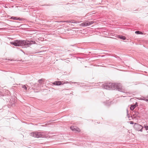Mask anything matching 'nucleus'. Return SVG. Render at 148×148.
<instances>
[{"label":"nucleus","instance_id":"obj_1","mask_svg":"<svg viewBox=\"0 0 148 148\" xmlns=\"http://www.w3.org/2000/svg\"><path fill=\"white\" fill-rule=\"evenodd\" d=\"M102 87L108 90H117L124 93L125 92V90L123 89L121 83H105L102 85Z\"/></svg>","mask_w":148,"mask_h":148},{"label":"nucleus","instance_id":"obj_2","mask_svg":"<svg viewBox=\"0 0 148 148\" xmlns=\"http://www.w3.org/2000/svg\"><path fill=\"white\" fill-rule=\"evenodd\" d=\"M36 43L35 41L32 40H15L13 42H10V44L16 46H25V47H29L32 44Z\"/></svg>","mask_w":148,"mask_h":148},{"label":"nucleus","instance_id":"obj_3","mask_svg":"<svg viewBox=\"0 0 148 148\" xmlns=\"http://www.w3.org/2000/svg\"><path fill=\"white\" fill-rule=\"evenodd\" d=\"M30 136L37 138L46 137V135L45 134L40 132H32L30 134Z\"/></svg>","mask_w":148,"mask_h":148},{"label":"nucleus","instance_id":"obj_4","mask_svg":"<svg viewBox=\"0 0 148 148\" xmlns=\"http://www.w3.org/2000/svg\"><path fill=\"white\" fill-rule=\"evenodd\" d=\"M134 127L136 130L141 132L143 131V127L137 123H134Z\"/></svg>","mask_w":148,"mask_h":148},{"label":"nucleus","instance_id":"obj_5","mask_svg":"<svg viewBox=\"0 0 148 148\" xmlns=\"http://www.w3.org/2000/svg\"><path fill=\"white\" fill-rule=\"evenodd\" d=\"M53 85L56 86H60L62 84H63L64 83H63L62 82H61L60 81H56L53 82H51Z\"/></svg>","mask_w":148,"mask_h":148},{"label":"nucleus","instance_id":"obj_6","mask_svg":"<svg viewBox=\"0 0 148 148\" xmlns=\"http://www.w3.org/2000/svg\"><path fill=\"white\" fill-rule=\"evenodd\" d=\"M111 102V101H109V99H108L106 101L103 102V103L105 105L107 106H108L110 105Z\"/></svg>","mask_w":148,"mask_h":148},{"label":"nucleus","instance_id":"obj_7","mask_svg":"<svg viewBox=\"0 0 148 148\" xmlns=\"http://www.w3.org/2000/svg\"><path fill=\"white\" fill-rule=\"evenodd\" d=\"M116 37L117 38L123 40H125L126 38L125 36L122 35H117L116 36Z\"/></svg>","mask_w":148,"mask_h":148},{"label":"nucleus","instance_id":"obj_8","mask_svg":"<svg viewBox=\"0 0 148 148\" xmlns=\"http://www.w3.org/2000/svg\"><path fill=\"white\" fill-rule=\"evenodd\" d=\"M70 129L72 131H75L79 132V128H77V129H76L75 128V127L73 126H71L70 127Z\"/></svg>","mask_w":148,"mask_h":148},{"label":"nucleus","instance_id":"obj_9","mask_svg":"<svg viewBox=\"0 0 148 148\" xmlns=\"http://www.w3.org/2000/svg\"><path fill=\"white\" fill-rule=\"evenodd\" d=\"M88 21H87L81 23L80 24V25L82 26H88Z\"/></svg>","mask_w":148,"mask_h":148},{"label":"nucleus","instance_id":"obj_10","mask_svg":"<svg viewBox=\"0 0 148 148\" xmlns=\"http://www.w3.org/2000/svg\"><path fill=\"white\" fill-rule=\"evenodd\" d=\"M45 80V79H39L38 81V82L40 85H42L43 84V83L44 81Z\"/></svg>","mask_w":148,"mask_h":148},{"label":"nucleus","instance_id":"obj_11","mask_svg":"<svg viewBox=\"0 0 148 148\" xmlns=\"http://www.w3.org/2000/svg\"><path fill=\"white\" fill-rule=\"evenodd\" d=\"M136 108L134 105H131L130 107V109L132 110H133Z\"/></svg>","mask_w":148,"mask_h":148},{"label":"nucleus","instance_id":"obj_12","mask_svg":"<svg viewBox=\"0 0 148 148\" xmlns=\"http://www.w3.org/2000/svg\"><path fill=\"white\" fill-rule=\"evenodd\" d=\"M22 85V87L23 88H24L25 90H27V86H26L25 85Z\"/></svg>","mask_w":148,"mask_h":148},{"label":"nucleus","instance_id":"obj_13","mask_svg":"<svg viewBox=\"0 0 148 148\" xmlns=\"http://www.w3.org/2000/svg\"><path fill=\"white\" fill-rule=\"evenodd\" d=\"M88 26L92 25L93 23L94 22L93 21H88Z\"/></svg>","mask_w":148,"mask_h":148},{"label":"nucleus","instance_id":"obj_14","mask_svg":"<svg viewBox=\"0 0 148 148\" xmlns=\"http://www.w3.org/2000/svg\"><path fill=\"white\" fill-rule=\"evenodd\" d=\"M135 114L134 115L137 117H138L139 118L140 117L139 116H138V115L139 114V113L138 112H134Z\"/></svg>","mask_w":148,"mask_h":148},{"label":"nucleus","instance_id":"obj_15","mask_svg":"<svg viewBox=\"0 0 148 148\" xmlns=\"http://www.w3.org/2000/svg\"><path fill=\"white\" fill-rule=\"evenodd\" d=\"M17 17L12 16L10 18L12 19L16 20L17 19Z\"/></svg>","mask_w":148,"mask_h":148},{"label":"nucleus","instance_id":"obj_16","mask_svg":"<svg viewBox=\"0 0 148 148\" xmlns=\"http://www.w3.org/2000/svg\"><path fill=\"white\" fill-rule=\"evenodd\" d=\"M16 20H19L20 21H22L23 20V18H20L19 17H17V19Z\"/></svg>","mask_w":148,"mask_h":148},{"label":"nucleus","instance_id":"obj_17","mask_svg":"<svg viewBox=\"0 0 148 148\" xmlns=\"http://www.w3.org/2000/svg\"><path fill=\"white\" fill-rule=\"evenodd\" d=\"M144 127L145 128L146 130H148V126L145 125L144 126Z\"/></svg>","mask_w":148,"mask_h":148},{"label":"nucleus","instance_id":"obj_18","mask_svg":"<svg viewBox=\"0 0 148 148\" xmlns=\"http://www.w3.org/2000/svg\"><path fill=\"white\" fill-rule=\"evenodd\" d=\"M127 116L129 118L130 117V114H128V111L127 109Z\"/></svg>","mask_w":148,"mask_h":148},{"label":"nucleus","instance_id":"obj_19","mask_svg":"<svg viewBox=\"0 0 148 148\" xmlns=\"http://www.w3.org/2000/svg\"><path fill=\"white\" fill-rule=\"evenodd\" d=\"M141 32H140L138 31H137L135 32V33L136 34H140V33H141Z\"/></svg>","mask_w":148,"mask_h":148},{"label":"nucleus","instance_id":"obj_20","mask_svg":"<svg viewBox=\"0 0 148 148\" xmlns=\"http://www.w3.org/2000/svg\"><path fill=\"white\" fill-rule=\"evenodd\" d=\"M134 105H135V106L136 107V106H138V103H137V102H136L135 104Z\"/></svg>","mask_w":148,"mask_h":148},{"label":"nucleus","instance_id":"obj_21","mask_svg":"<svg viewBox=\"0 0 148 148\" xmlns=\"http://www.w3.org/2000/svg\"><path fill=\"white\" fill-rule=\"evenodd\" d=\"M73 83L74 84H77L78 85H80V83L77 82H73Z\"/></svg>","mask_w":148,"mask_h":148},{"label":"nucleus","instance_id":"obj_22","mask_svg":"<svg viewBox=\"0 0 148 148\" xmlns=\"http://www.w3.org/2000/svg\"><path fill=\"white\" fill-rule=\"evenodd\" d=\"M130 123L131 124H133L134 123L133 121H130Z\"/></svg>","mask_w":148,"mask_h":148},{"label":"nucleus","instance_id":"obj_23","mask_svg":"<svg viewBox=\"0 0 148 148\" xmlns=\"http://www.w3.org/2000/svg\"><path fill=\"white\" fill-rule=\"evenodd\" d=\"M131 117H132V119H133L134 118H135V116H131Z\"/></svg>","mask_w":148,"mask_h":148},{"label":"nucleus","instance_id":"obj_24","mask_svg":"<svg viewBox=\"0 0 148 148\" xmlns=\"http://www.w3.org/2000/svg\"><path fill=\"white\" fill-rule=\"evenodd\" d=\"M143 100H145L146 101H147L148 102V99H145H145H144Z\"/></svg>","mask_w":148,"mask_h":148},{"label":"nucleus","instance_id":"obj_25","mask_svg":"<svg viewBox=\"0 0 148 148\" xmlns=\"http://www.w3.org/2000/svg\"><path fill=\"white\" fill-rule=\"evenodd\" d=\"M63 90H68L67 89L65 88V89H64Z\"/></svg>","mask_w":148,"mask_h":148},{"label":"nucleus","instance_id":"obj_26","mask_svg":"<svg viewBox=\"0 0 148 148\" xmlns=\"http://www.w3.org/2000/svg\"><path fill=\"white\" fill-rule=\"evenodd\" d=\"M66 22L70 23V21H66Z\"/></svg>","mask_w":148,"mask_h":148},{"label":"nucleus","instance_id":"obj_27","mask_svg":"<svg viewBox=\"0 0 148 148\" xmlns=\"http://www.w3.org/2000/svg\"><path fill=\"white\" fill-rule=\"evenodd\" d=\"M20 50H21V51H22V49H20Z\"/></svg>","mask_w":148,"mask_h":148},{"label":"nucleus","instance_id":"obj_28","mask_svg":"<svg viewBox=\"0 0 148 148\" xmlns=\"http://www.w3.org/2000/svg\"><path fill=\"white\" fill-rule=\"evenodd\" d=\"M147 98H148V96H147Z\"/></svg>","mask_w":148,"mask_h":148}]
</instances>
